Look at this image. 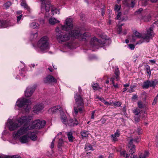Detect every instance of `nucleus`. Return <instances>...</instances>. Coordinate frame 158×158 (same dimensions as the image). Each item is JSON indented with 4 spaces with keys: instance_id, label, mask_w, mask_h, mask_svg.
Wrapping results in <instances>:
<instances>
[{
    "instance_id": "nucleus-1",
    "label": "nucleus",
    "mask_w": 158,
    "mask_h": 158,
    "mask_svg": "<svg viewBox=\"0 0 158 158\" xmlns=\"http://www.w3.org/2000/svg\"><path fill=\"white\" fill-rule=\"evenodd\" d=\"M32 117L31 116H23L19 118L18 119L19 123L14 122L12 119L9 118L7 122L6 123V126H7L10 131H12L16 129L21 125H23V127H21L16 132H14L13 134V138L16 139L20 136L27 133L29 139L30 138L33 141H35L37 139L36 134L37 131L29 130L31 129L29 126H27V123L31 120Z\"/></svg>"
},
{
    "instance_id": "nucleus-2",
    "label": "nucleus",
    "mask_w": 158,
    "mask_h": 158,
    "mask_svg": "<svg viewBox=\"0 0 158 158\" xmlns=\"http://www.w3.org/2000/svg\"><path fill=\"white\" fill-rule=\"evenodd\" d=\"M55 34L56 35V38L58 41L60 43H62V42L66 41L69 40L71 37L76 38L78 37V32H77L76 34H75L74 33H76V31L73 30L67 34V33L64 35L61 34L62 33L61 29L58 27H57L55 29Z\"/></svg>"
},
{
    "instance_id": "nucleus-3",
    "label": "nucleus",
    "mask_w": 158,
    "mask_h": 158,
    "mask_svg": "<svg viewBox=\"0 0 158 158\" xmlns=\"http://www.w3.org/2000/svg\"><path fill=\"white\" fill-rule=\"evenodd\" d=\"M74 98L75 104L74 107L73 115L76 116L78 113H82L84 110V102L80 94H76Z\"/></svg>"
},
{
    "instance_id": "nucleus-4",
    "label": "nucleus",
    "mask_w": 158,
    "mask_h": 158,
    "mask_svg": "<svg viewBox=\"0 0 158 158\" xmlns=\"http://www.w3.org/2000/svg\"><path fill=\"white\" fill-rule=\"evenodd\" d=\"M30 101L24 98H19L16 102V106L19 107L23 108L26 112L28 111L31 109Z\"/></svg>"
},
{
    "instance_id": "nucleus-5",
    "label": "nucleus",
    "mask_w": 158,
    "mask_h": 158,
    "mask_svg": "<svg viewBox=\"0 0 158 158\" xmlns=\"http://www.w3.org/2000/svg\"><path fill=\"white\" fill-rule=\"evenodd\" d=\"M48 38V37L44 36L38 41L37 46L40 50L43 52H45L49 48Z\"/></svg>"
},
{
    "instance_id": "nucleus-6",
    "label": "nucleus",
    "mask_w": 158,
    "mask_h": 158,
    "mask_svg": "<svg viewBox=\"0 0 158 158\" xmlns=\"http://www.w3.org/2000/svg\"><path fill=\"white\" fill-rule=\"evenodd\" d=\"M153 30V27H151L147 30V32L142 36V38L143 39L144 42H149L150 39L154 36L155 34Z\"/></svg>"
},
{
    "instance_id": "nucleus-7",
    "label": "nucleus",
    "mask_w": 158,
    "mask_h": 158,
    "mask_svg": "<svg viewBox=\"0 0 158 158\" xmlns=\"http://www.w3.org/2000/svg\"><path fill=\"white\" fill-rule=\"evenodd\" d=\"M73 26L72 19L71 18H68L65 20V24L61 26V29L62 30L69 31L72 29Z\"/></svg>"
},
{
    "instance_id": "nucleus-8",
    "label": "nucleus",
    "mask_w": 158,
    "mask_h": 158,
    "mask_svg": "<svg viewBox=\"0 0 158 158\" xmlns=\"http://www.w3.org/2000/svg\"><path fill=\"white\" fill-rule=\"evenodd\" d=\"M45 124V122L44 120L38 119L34 121L32 126L30 127L31 129H40L44 127Z\"/></svg>"
},
{
    "instance_id": "nucleus-9",
    "label": "nucleus",
    "mask_w": 158,
    "mask_h": 158,
    "mask_svg": "<svg viewBox=\"0 0 158 158\" xmlns=\"http://www.w3.org/2000/svg\"><path fill=\"white\" fill-rule=\"evenodd\" d=\"M40 0L42 2L41 5V13H44V11L46 13L49 12L51 6L50 2L48 1L45 2V0Z\"/></svg>"
},
{
    "instance_id": "nucleus-10",
    "label": "nucleus",
    "mask_w": 158,
    "mask_h": 158,
    "mask_svg": "<svg viewBox=\"0 0 158 158\" xmlns=\"http://www.w3.org/2000/svg\"><path fill=\"white\" fill-rule=\"evenodd\" d=\"M140 139L139 137L136 139H130L129 142V148H130L129 151V153L131 154H133L135 152V146L132 144L134 143H137L139 142Z\"/></svg>"
},
{
    "instance_id": "nucleus-11",
    "label": "nucleus",
    "mask_w": 158,
    "mask_h": 158,
    "mask_svg": "<svg viewBox=\"0 0 158 158\" xmlns=\"http://www.w3.org/2000/svg\"><path fill=\"white\" fill-rule=\"evenodd\" d=\"M106 39H105L104 40H98L96 37H94L92 38L91 40V44L93 47L94 46L96 47L95 45L98 44H105L106 40Z\"/></svg>"
},
{
    "instance_id": "nucleus-12",
    "label": "nucleus",
    "mask_w": 158,
    "mask_h": 158,
    "mask_svg": "<svg viewBox=\"0 0 158 158\" xmlns=\"http://www.w3.org/2000/svg\"><path fill=\"white\" fill-rule=\"evenodd\" d=\"M35 89L33 87H28L24 92L25 96L27 97H31L35 91Z\"/></svg>"
},
{
    "instance_id": "nucleus-13",
    "label": "nucleus",
    "mask_w": 158,
    "mask_h": 158,
    "mask_svg": "<svg viewBox=\"0 0 158 158\" xmlns=\"http://www.w3.org/2000/svg\"><path fill=\"white\" fill-rule=\"evenodd\" d=\"M44 82L46 83H49L51 82H56V80L53 76L48 75L44 79Z\"/></svg>"
},
{
    "instance_id": "nucleus-14",
    "label": "nucleus",
    "mask_w": 158,
    "mask_h": 158,
    "mask_svg": "<svg viewBox=\"0 0 158 158\" xmlns=\"http://www.w3.org/2000/svg\"><path fill=\"white\" fill-rule=\"evenodd\" d=\"M62 110V107L60 106L53 107L48 110V111L49 113H54L58 111Z\"/></svg>"
},
{
    "instance_id": "nucleus-15",
    "label": "nucleus",
    "mask_w": 158,
    "mask_h": 158,
    "mask_svg": "<svg viewBox=\"0 0 158 158\" xmlns=\"http://www.w3.org/2000/svg\"><path fill=\"white\" fill-rule=\"evenodd\" d=\"M44 108V104L42 103L37 104L33 107V111H35L36 113L41 111Z\"/></svg>"
},
{
    "instance_id": "nucleus-16",
    "label": "nucleus",
    "mask_w": 158,
    "mask_h": 158,
    "mask_svg": "<svg viewBox=\"0 0 158 158\" xmlns=\"http://www.w3.org/2000/svg\"><path fill=\"white\" fill-rule=\"evenodd\" d=\"M67 123L68 125L70 126H74L77 125L79 123L78 121L76 119H70L67 121Z\"/></svg>"
},
{
    "instance_id": "nucleus-17",
    "label": "nucleus",
    "mask_w": 158,
    "mask_h": 158,
    "mask_svg": "<svg viewBox=\"0 0 158 158\" xmlns=\"http://www.w3.org/2000/svg\"><path fill=\"white\" fill-rule=\"evenodd\" d=\"M19 140L22 143H27L29 141V139L27 135H24L20 137L19 138Z\"/></svg>"
},
{
    "instance_id": "nucleus-18",
    "label": "nucleus",
    "mask_w": 158,
    "mask_h": 158,
    "mask_svg": "<svg viewBox=\"0 0 158 158\" xmlns=\"http://www.w3.org/2000/svg\"><path fill=\"white\" fill-rule=\"evenodd\" d=\"M74 31H77L76 33H74L75 34H76L77 32H78V36H79L78 37H77V38H79V37L81 38L82 39H84V37H89L90 34L89 33L86 32H85L83 35L81 34V33L80 32V31L78 30H74Z\"/></svg>"
},
{
    "instance_id": "nucleus-19",
    "label": "nucleus",
    "mask_w": 158,
    "mask_h": 158,
    "mask_svg": "<svg viewBox=\"0 0 158 158\" xmlns=\"http://www.w3.org/2000/svg\"><path fill=\"white\" fill-rule=\"evenodd\" d=\"M49 23L51 25H54L56 23H59L60 21L55 18L51 17L48 20Z\"/></svg>"
},
{
    "instance_id": "nucleus-20",
    "label": "nucleus",
    "mask_w": 158,
    "mask_h": 158,
    "mask_svg": "<svg viewBox=\"0 0 158 158\" xmlns=\"http://www.w3.org/2000/svg\"><path fill=\"white\" fill-rule=\"evenodd\" d=\"M8 23L5 20H0V28H4L8 26Z\"/></svg>"
},
{
    "instance_id": "nucleus-21",
    "label": "nucleus",
    "mask_w": 158,
    "mask_h": 158,
    "mask_svg": "<svg viewBox=\"0 0 158 158\" xmlns=\"http://www.w3.org/2000/svg\"><path fill=\"white\" fill-rule=\"evenodd\" d=\"M30 27L32 29H38L39 28V24L35 22H33L29 24Z\"/></svg>"
},
{
    "instance_id": "nucleus-22",
    "label": "nucleus",
    "mask_w": 158,
    "mask_h": 158,
    "mask_svg": "<svg viewBox=\"0 0 158 158\" xmlns=\"http://www.w3.org/2000/svg\"><path fill=\"white\" fill-rule=\"evenodd\" d=\"M60 119L62 122L64 124H66L68 121L67 120V117L65 114L63 113L61 114Z\"/></svg>"
},
{
    "instance_id": "nucleus-23",
    "label": "nucleus",
    "mask_w": 158,
    "mask_h": 158,
    "mask_svg": "<svg viewBox=\"0 0 158 158\" xmlns=\"http://www.w3.org/2000/svg\"><path fill=\"white\" fill-rule=\"evenodd\" d=\"M142 35L138 31H135L134 33V35H133L132 36V40L133 41L135 40V38H140L142 37Z\"/></svg>"
},
{
    "instance_id": "nucleus-24",
    "label": "nucleus",
    "mask_w": 158,
    "mask_h": 158,
    "mask_svg": "<svg viewBox=\"0 0 158 158\" xmlns=\"http://www.w3.org/2000/svg\"><path fill=\"white\" fill-rule=\"evenodd\" d=\"M52 14V15H55L56 14H59L60 11L59 10L55 7H52L51 9Z\"/></svg>"
},
{
    "instance_id": "nucleus-25",
    "label": "nucleus",
    "mask_w": 158,
    "mask_h": 158,
    "mask_svg": "<svg viewBox=\"0 0 158 158\" xmlns=\"http://www.w3.org/2000/svg\"><path fill=\"white\" fill-rule=\"evenodd\" d=\"M143 88H148L149 87H150V81H147L144 82L143 85L142 86Z\"/></svg>"
},
{
    "instance_id": "nucleus-26",
    "label": "nucleus",
    "mask_w": 158,
    "mask_h": 158,
    "mask_svg": "<svg viewBox=\"0 0 158 158\" xmlns=\"http://www.w3.org/2000/svg\"><path fill=\"white\" fill-rule=\"evenodd\" d=\"M148 152L145 151L143 153H141L139 156V158H146L148 156Z\"/></svg>"
},
{
    "instance_id": "nucleus-27",
    "label": "nucleus",
    "mask_w": 158,
    "mask_h": 158,
    "mask_svg": "<svg viewBox=\"0 0 158 158\" xmlns=\"http://www.w3.org/2000/svg\"><path fill=\"white\" fill-rule=\"evenodd\" d=\"M150 87H152L154 88L158 84V82L156 80H154L153 81H150Z\"/></svg>"
},
{
    "instance_id": "nucleus-28",
    "label": "nucleus",
    "mask_w": 158,
    "mask_h": 158,
    "mask_svg": "<svg viewBox=\"0 0 158 158\" xmlns=\"http://www.w3.org/2000/svg\"><path fill=\"white\" fill-rule=\"evenodd\" d=\"M68 137L69 141L70 142H72L73 140V137L72 133L71 132H69L67 134Z\"/></svg>"
},
{
    "instance_id": "nucleus-29",
    "label": "nucleus",
    "mask_w": 158,
    "mask_h": 158,
    "mask_svg": "<svg viewBox=\"0 0 158 158\" xmlns=\"http://www.w3.org/2000/svg\"><path fill=\"white\" fill-rule=\"evenodd\" d=\"M85 148L86 151H89V150H92L93 151L94 149L92 147V146L91 145H86L85 146Z\"/></svg>"
},
{
    "instance_id": "nucleus-30",
    "label": "nucleus",
    "mask_w": 158,
    "mask_h": 158,
    "mask_svg": "<svg viewBox=\"0 0 158 158\" xmlns=\"http://www.w3.org/2000/svg\"><path fill=\"white\" fill-rule=\"evenodd\" d=\"M92 87L93 89L95 90H99L101 89L97 83L94 84L92 85Z\"/></svg>"
},
{
    "instance_id": "nucleus-31",
    "label": "nucleus",
    "mask_w": 158,
    "mask_h": 158,
    "mask_svg": "<svg viewBox=\"0 0 158 158\" xmlns=\"http://www.w3.org/2000/svg\"><path fill=\"white\" fill-rule=\"evenodd\" d=\"M140 110L138 108H136L133 110V113L135 115H138L139 113H140Z\"/></svg>"
},
{
    "instance_id": "nucleus-32",
    "label": "nucleus",
    "mask_w": 158,
    "mask_h": 158,
    "mask_svg": "<svg viewBox=\"0 0 158 158\" xmlns=\"http://www.w3.org/2000/svg\"><path fill=\"white\" fill-rule=\"evenodd\" d=\"M37 35L38 34L37 32H36L34 33H31L30 36V38L31 40L34 39H35L37 37Z\"/></svg>"
},
{
    "instance_id": "nucleus-33",
    "label": "nucleus",
    "mask_w": 158,
    "mask_h": 158,
    "mask_svg": "<svg viewBox=\"0 0 158 158\" xmlns=\"http://www.w3.org/2000/svg\"><path fill=\"white\" fill-rule=\"evenodd\" d=\"M98 98L99 100L101 101L102 102H103L104 103V104L107 106H108L110 105V104L108 102L106 101L103 98H99V97H98Z\"/></svg>"
},
{
    "instance_id": "nucleus-34",
    "label": "nucleus",
    "mask_w": 158,
    "mask_h": 158,
    "mask_svg": "<svg viewBox=\"0 0 158 158\" xmlns=\"http://www.w3.org/2000/svg\"><path fill=\"white\" fill-rule=\"evenodd\" d=\"M151 18V17L150 15H148L144 16L143 18V19L145 22H148L150 20Z\"/></svg>"
},
{
    "instance_id": "nucleus-35",
    "label": "nucleus",
    "mask_w": 158,
    "mask_h": 158,
    "mask_svg": "<svg viewBox=\"0 0 158 158\" xmlns=\"http://www.w3.org/2000/svg\"><path fill=\"white\" fill-rule=\"evenodd\" d=\"M137 105L138 107L140 109H142L144 107V105L143 104L142 102L140 101L138 102Z\"/></svg>"
},
{
    "instance_id": "nucleus-36",
    "label": "nucleus",
    "mask_w": 158,
    "mask_h": 158,
    "mask_svg": "<svg viewBox=\"0 0 158 158\" xmlns=\"http://www.w3.org/2000/svg\"><path fill=\"white\" fill-rule=\"evenodd\" d=\"M146 71L147 72V73L149 75H150L151 74V72L150 69V66L148 65H147L146 66Z\"/></svg>"
},
{
    "instance_id": "nucleus-37",
    "label": "nucleus",
    "mask_w": 158,
    "mask_h": 158,
    "mask_svg": "<svg viewBox=\"0 0 158 158\" xmlns=\"http://www.w3.org/2000/svg\"><path fill=\"white\" fill-rule=\"evenodd\" d=\"M114 73L116 75V78L117 79V80H118V77L119 73V71L118 70V68H116Z\"/></svg>"
},
{
    "instance_id": "nucleus-38",
    "label": "nucleus",
    "mask_w": 158,
    "mask_h": 158,
    "mask_svg": "<svg viewBox=\"0 0 158 158\" xmlns=\"http://www.w3.org/2000/svg\"><path fill=\"white\" fill-rule=\"evenodd\" d=\"M88 134V132L86 131H84L83 132H81V135L82 137H87Z\"/></svg>"
},
{
    "instance_id": "nucleus-39",
    "label": "nucleus",
    "mask_w": 158,
    "mask_h": 158,
    "mask_svg": "<svg viewBox=\"0 0 158 158\" xmlns=\"http://www.w3.org/2000/svg\"><path fill=\"white\" fill-rule=\"evenodd\" d=\"M11 3L10 2H7L6 3L4 4V7L6 8L7 9L11 5Z\"/></svg>"
},
{
    "instance_id": "nucleus-40",
    "label": "nucleus",
    "mask_w": 158,
    "mask_h": 158,
    "mask_svg": "<svg viewBox=\"0 0 158 158\" xmlns=\"http://www.w3.org/2000/svg\"><path fill=\"white\" fill-rule=\"evenodd\" d=\"M123 25V24H122L121 25L119 26L118 27L117 30L118 31V34H120L122 32V26Z\"/></svg>"
},
{
    "instance_id": "nucleus-41",
    "label": "nucleus",
    "mask_w": 158,
    "mask_h": 158,
    "mask_svg": "<svg viewBox=\"0 0 158 158\" xmlns=\"http://www.w3.org/2000/svg\"><path fill=\"white\" fill-rule=\"evenodd\" d=\"M120 135V133L118 130H117L116 131L113 135H111V136H114L118 137Z\"/></svg>"
},
{
    "instance_id": "nucleus-42",
    "label": "nucleus",
    "mask_w": 158,
    "mask_h": 158,
    "mask_svg": "<svg viewBox=\"0 0 158 158\" xmlns=\"http://www.w3.org/2000/svg\"><path fill=\"white\" fill-rule=\"evenodd\" d=\"M140 115H135L134 116V120L135 121L138 122L140 121Z\"/></svg>"
},
{
    "instance_id": "nucleus-43",
    "label": "nucleus",
    "mask_w": 158,
    "mask_h": 158,
    "mask_svg": "<svg viewBox=\"0 0 158 158\" xmlns=\"http://www.w3.org/2000/svg\"><path fill=\"white\" fill-rule=\"evenodd\" d=\"M21 5L22 6H23L25 8H28V6L27 4L24 1H23L22 2H21Z\"/></svg>"
},
{
    "instance_id": "nucleus-44",
    "label": "nucleus",
    "mask_w": 158,
    "mask_h": 158,
    "mask_svg": "<svg viewBox=\"0 0 158 158\" xmlns=\"http://www.w3.org/2000/svg\"><path fill=\"white\" fill-rule=\"evenodd\" d=\"M121 8V6H119L118 5H116L115 6L114 9L115 11L118 12L120 10Z\"/></svg>"
},
{
    "instance_id": "nucleus-45",
    "label": "nucleus",
    "mask_w": 158,
    "mask_h": 158,
    "mask_svg": "<svg viewBox=\"0 0 158 158\" xmlns=\"http://www.w3.org/2000/svg\"><path fill=\"white\" fill-rule=\"evenodd\" d=\"M23 16L22 14L20 15L19 16L17 17V23H19V22L21 19V18Z\"/></svg>"
},
{
    "instance_id": "nucleus-46",
    "label": "nucleus",
    "mask_w": 158,
    "mask_h": 158,
    "mask_svg": "<svg viewBox=\"0 0 158 158\" xmlns=\"http://www.w3.org/2000/svg\"><path fill=\"white\" fill-rule=\"evenodd\" d=\"M64 141L63 139L62 138H60L58 142V145L59 146H60L63 143Z\"/></svg>"
},
{
    "instance_id": "nucleus-47",
    "label": "nucleus",
    "mask_w": 158,
    "mask_h": 158,
    "mask_svg": "<svg viewBox=\"0 0 158 158\" xmlns=\"http://www.w3.org/2000/svg\"><path fill=\"white\" fill-rule=\"evenodd\" d=\"M114 105L116 106H119L121 105V103L119 102H116L114 103Z\"/></svg>"
},
{
    "instance_id": "nucleus-48",
    "label": "nucleus",
    "mask_w": 158,
    "mask_h": 158,
    "mask_svg": "<svg viewBox=\"0 0 158 158\" xmlns=\"http://www.w3.org/2000/svg\"><path fill=\"white\" fill-rule=\"evenodd\" d=\"M127 154L126 153V152L125 151H123L120 152V155L122 156H123V157L126 156V155Z\"/></svg>"
},
{
    "instance_id": "nucleus-49",
    "label": "nucleus",
    "mask_w": 158,
    "mask_h": 158,
    "mask_svg": "<svg viewBox=\"0 0 158 158\" xmlns=\"http://www.w3.org/2000/svg\"><path fill=\"white\" fill-rule=\"evenodd\" d=\"M148 3L147 0H143L142 1V5L143 6H146L147 5Z\"/></svg>"
},
{
    "instance_id": "nucleus-50",
    "label": "nucleus",
    "mask_w": 158,
    "mask_h": 158,
    "mask_svg": "<svg viewBox=\"0 0 158 158\" xmlns=\"http://www.w3.org/2000/svg\"><path fill=\"white\" fill-rule=\"evenodd\" d=\"M128 46L131 50H133L135 48V46L132 44H129Z\"/></svg>"
},
{
    "instance_id": "nucleus-51",
    "label": "nucleus",
    "mask_w": 158,
    "mask_h": 158,
    "mask_svg": "<svg viewBox=\"0 0 158 158\" xmlns=\"http://www.w3.org/2000/svg\"><path fill=\"white\" fill-rule=\"evenodd\" d=\"M55 141V138H54L53 139V140H52V143H51L50 147L52 148H53L54 147V143Z\"/></svg>"
},
{
    "instance_id": "nucleus-52",
    "label": "nucleus",
    "mask_w": 158,
    "mask_h": 158,
    "mask_svg": "<svg viewBox=\"0 0 158 158\" xmlns=\"http://www.w3.org/2000/svg\"><path fill=\"white\" fill-rule=\"evenodd\" d=\"M143 10V9L141 8H140L139 10L135 12V14H140Z\"/></svg>"
},
{
    "instance_id": "nucleus-53",
    "label": "nucleus",
    "mask_w": 158,
    "mask_h": 158,
    "mask_svg": "<svg viewBox=\"0 0 158 158\" xmlns=\"http://www.w3.org/2000/svg\"><path fill=\"white\" fill-rule=\"evenodd\" d=\"M111 137L113 138V140L114 141H116L118 140L117 137H116L114 136H111Z\"/></svg>"
},
{
    "instance_id": "nucleus-54",
    "label": "nucleus",
    "mask_w": 158,
    "mask_h": 158,
    "mask_svg": "<svg viewBox=\"0 0 158 158\" xmlns=\"http://www.w3.org/2000/svg\"><path fill=\"white\" fill-rule=\"evenodd\" d=\"M95 112V111H93L91 113V119H94V118Z\"/></svg>"
},
{
    "instance_id": "nucleus-55",
    "label": "nucleus",
    "mask_w": 158,
    "mask_h": 158,
    "mask_svg": "<svg viewBox=\"0 0 158 158\" xmlns=\"http://www.w3.org/2000/svg\"><path fill=\"white\" fill-rule=\"evenodd\" d=\"M40 24H44V20L43 19H41L39 20Z\"/></svg>"
},
{
    "instance_id": "nucleus-56",
    "label": "nucleus",
    "mask_w": 158,
    "mask_h": 158,
    "mask_svg": "<svg viewBox=\"0 0 158 158\" xmlns=\"http://www.w3.org/2000/svg\"><path fill=\"white\" fill-rule=\"evenodd\" d=\"M121 13L120 12H119L118 14V15L117 16V19H119L120 18V17L121 16Z\"/></svg>"
},
{
    "instance_id": "nucleus-57",
    "label": "nucleus",
    "mask_w": 158,
    "mask_h": 158,
    "mask_svg": "<svg viewBox=\"0 0 158 158\" xmlns=\"http://www.w3.org/2000/svg\"><path fill=\"white\" fill-rule=\"evenodd\" d=\"M22 11L21 10L18 11L16 12V13L17 15H20L22 14Z\"/></svg>"
},
{
    "instance_id": "nucleus-58",
    "label": "nucleus",
    "mask_w": 158,
    "mask_h": 158,
    "mask_svg": "<svg viewBox=\"0 0 158 158\" xmlns=\"http://www.w3.org/2000/svg\"><path fill=\"white\" fill-rule=\"evenodd\" d=\"M157 99H156V100H155V98H154L153 102H152V105H154L156 104V103H157Z\"/></svg>"
},
{
    "instance_id": "nucleus-59",
    "label": "nucleus",
    "mask_w": 158,
    "mask_h": 158,
    "mask_svg": "<svg viewBox=\"0 0 158 158\" xmlns=\"http://www.w3.org/2000/svg\"><path fill=\"white\" fill-rule=\"evenodd\" d=\"M137 98V96L136 95H134L132 97V99L133 100H135Z\"/></svg>"
},
{
    "instance_id": "nucleus-60",
    "label": "nucleus",
    "mask_w": 158,
    "mask_h": 158,
    "mask_svg": "<svg viewBox=\"0 0 158 158\" xmlns=\"http://www.w3.org/2000/svg\"><path fill=\"white\" fill-rule=\"evenodd\" d=\"M113 154L112 153L110 154L109 155V156H108V158H113Z\"/></svg>"
},
{
    "instance_id": "nucleus-61",
    "label": "nucleus",
    "mask_w": 158,
    "mask_h": 158,
    "mask_svg": "<svg viewBox=\"0 0 158 158\" xmlns=\"http://www.w3.org/2000/svg\"><path fill=\"white\" fill-rule=\"evenodd\" d=\"M149 61L151 63H156V61L154 60H149Z\"/></svg>"
},
{
    "instance_id": "nucleus-62",
    "label": "nucleus",
    "mask_w": 158,
    "mask_h": 158,
    "mask_svg": "<svg viewBox=\"0 0 158 158\" xmlns=\"http://www.w3.org/2000/svg\"><path fill=\"white\" fill-rule=\"evenodd\" d=\"M137 132H138V134L139 135L140 134H141V129L139 128L137 129Z\"/></svg>"
},
{
    "instance_id": "nucleus-63",
    "label": "nucleus",
    "mask_w": 158,
    "mask_h": 158,
    "mask_svg": "<svg viewBox=\"0 0 158 158\" xmlns=\"http://www.w3.org/2000/svg\"><path fill=\"white\" fill-rule=\"evenodd\" d=\"M113 85L115 88H117L118 87V84H115L114 83V84H113Z\"/></svg>"
},
{
    "instance_id": "nucleus-64",
    "label": "nucleus",
    "mask_w": 158,
    "mask_h": 158,
    "mask_svg": "<svg viewBox=\"0 0 158 158\" xmlns=\"http://www.w3.org/2000/svg\"><path fill=\"white\" fill-rule=\"evenodd\" d=\"M110 81L112 82L113 84L114 83V79L113 78H111L110 79Z\"/></svg>"
}]
</instances>
